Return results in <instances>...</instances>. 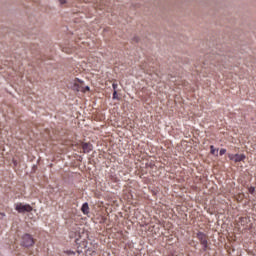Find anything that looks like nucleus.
<instances>
[{
    "instance_id": "6e6552de",
    "label": "nucleus",
    "mask_w": 256,
    "mask_h": 256,
    "mask_svg": "<svg viewBox=\"0 0 256 256\" xmlns=\"http://www.w3.org/2000/svg\"><path fill=\"white\" fill-rule=\"evenodd\" d=\"M210 150H211V155H217L218 150H216L213 145L210 146Z\"/></svg>"
},
{
    "instance_id": "f257e3e1",
    "label": "nucleus",
    "mask_w": 256,
    "mask_h": 256,
    "mask_svg": "<svg viewBox=\"0 0 256 256\" xmlns=\"http://www.w3.org/2000/svg\"><path fill=\"white\" fill-rule=\"evenodd\" d=\"M196 237L200 241V244H202L203 251H207V248H209V242H208L207 235L203 232H197Z\"/></svg>"
},
{
    "instance_id": "39448f33",
    "label": "nucleus",
    "mask_w": 256,
    "mask_h": 256,
    "mask_svg": "<svg viewBox=\"0 0 256 256\" xmlns=\"http://www.w3.org/2000/svg\"><path fill=\"white\" fill-rule=\"evenodd\" d=\"M63 253H65L68 256H80L81 253H83V250H81L79 247H77L76 251L65 250V251H63Z\"/></svg>"
},
{
    "instance_id": "f03ea898",
    "label": "nucleus",
    "mask_w": 256,
    "mask_h": 256,
    "mask_svg": "<svg viewBox=\"0 0 256 256\" xmlns=\"http://www.w3.org/2000/svg\"><path fill=\"white\" fill-rule=\"evenodd\" d=\"M35 244L34 238L29 234H24L21 240V245L25 248H30Z\"/></svg>"
},
{
    "instance_id": "7ed1b4c3",
    "label": "nucleus",
    "mask_w": 256,
    "mask_h": 256,
    "mask_svg": "<svg viewBox=\"0 0 256 256\" xmlns=\"http://www.w3.org/2000/svg\"><path fill=\"white\" fill-rule=\"evenodd\" d=\"M15 209L20 214H22V213H30L32 211V206H30L28 204L24 205L22 203H17Z\"/></svg>"
},
{
    "instance_id": "f8f14e48",
    "label": "nucleus",
    "mask_w": 256,
    "mask_h": 256,
    "mask_svg": "<svg viewBox=\"0 0 256 256\" xmlns=\"http://www.w3.org/2000/svg\"><path fill=\"white\" fill-rule=\"evenodd\" d=\"M118 96V92H116V90L113 91V99H117Z\"/></svg>"
},
{
    "instance_id": "1a4fd4ad",
    "label": "nucleus",
    "mask_w": 256,
    "mask_h": 256,
    "mask_svg": "<svg viewBox=\"0 0 256 256\" xmlns=\"http://www.w3.org/2000/svg\"><path fill=\"white\" fill-rule=\"evenodd\" d=\"M225 153H226V149H220V151H219L220 156L225 155Z\"/></svg>"
},
{
    "instance_id": "4468645a",
    "label": "nucleus",
    "mask_w": 256,
    "mask_h": 256,
    "mask_svg": "<svg viewBox=\"0 0 256 256\" xmlns=\"http://www.w3.org/2000/svg\"><path fill=\"white\" fill-rule=\"evenodd\" d=\"M74 87L76 88L77 91H80L79 85L74 84Z\"/></svg>"
},
{
    "instance_id": "20e7f679",
    "label": "nucleus",
    "mask_w": 256,
    "mask_h": 256,
    "mask_svg": "<svg viewBox=\"0 0 256 256\" xmlns=\"http://www.w3.org/2000/svg\"><path fill=\"white\" fill-rule=\"evenodd\" d=\"M246 158L244 154H229L230 161H234V163L244 162Z\"/></svg>"
},
{
    "instance_id": "9d476101",
    "label": "nucleus",
    "mask_w": 256,
    "mask_h": 256,
    "mask_svg": "<svg viewBox=\"0 0 256 256\" xmlns=\"http://www.w3.org/2000/svg\"><path fill=\"white\" fill-rule=\"evenodd\" d=\"M249 193H250V194H254V193H255V187L251 186V187L249 188Z\"/></svg>"
},
{
    "instance_id": "9b49d317",
    "label": "nucleus",
    "mask_w": 256,
    "mask_h": 256,
    "mask_svg": "<svg viewBox=\"0 0 256 256\" xmlns=\"http://www.w3.org/2000/svg\"><path fill=\"white\" fill-rule=\"evenodd\" d=\"M112 88H113V90L116 91V89H118V84H117V83H113V84H112Z\"/></svg>"
},
{
    "instance_id": "0eeeda50",
    "label": "nucleus",
    "mask_w": 256,
    "mask_h": 256,
    "mask_svg": "<svg viewBox=\"0 0 256 256\" xmlns=\"http://www.w3.org/2000/svg\"><path fill=\"white\" fill-rule=\"evenodd\" d=\"M81 211H82V214H84V215L89 214V205H88V203L82 204Z\"/></svg>"
},
{
    "instance_id": "ddd939ff",
    "label": "nucleus",
    "mask_w": 256,
    "mask_h": 256,
    "mask_svg": "<svg viewBox=\"0 0 256 256\" xmlns=\"http://www.w3.org/2000/svg\"><path fill=\"white\" fill-rule=\"evenodd\" d=\"M59 3H61V5H65L66 4V0H58Z\"/></svg>"
},
{
    "instance_id": "423d86ee",
    "label": "nucleus",
    "mask_w": 256,
    "mask_h": 256,
    "mask_svg": "<svg viewBox=\"0 0 256 256\" xmlns=\"http://www.w3.org/2000/svg\"><path fill=\"white\" fill-rule=\"evenodd\" d=\"M82 150H84V153H90L92 151V144H89V143L82 144Z\"/></svg>"
}]
</instances>
